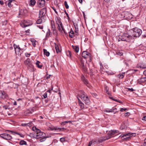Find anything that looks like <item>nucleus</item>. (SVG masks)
Returning a JSON list of instances; mask_svg holds the SVG:
<instances>
[{
  "label": "nucleus",
  "mask_w": 146,
  "mask_h": 146,
  "mask_svg": "<svg viewBox=\"0 0 146 146\" xmlns=\"http://www.w3.org/2000/svg\"><path fill=\"white\" fill-rule=\"evenodd\" d=\"M33 121H31L28 123L31 127L32 126V125H33Z\"/></svg>",
  "instance_id": "46"
},
{
  "label": "nucleus",
  "mask_w": 146,
  "mask_h": 146,
  "mask_svg": "<svg viewBox=\"0 0 146 146\" xmlns=\"http://www.w3.org/2000/svg\"><path fill=\"white\" fill-rule=\"evenodd\" d=\"M51 24L52 29L53 31H54L55 30V26L54 24V21H51Z\"/></svg>",
  "instance_id": "26"
},
{
  "label": "nucleus",
  "mask_w": 146,
  "mask_h": 146,
  "mask_svg": "<svg viewBox=\"0 0 146 146\" xmlns=\"http://www.w3.org/2000/svg\"><path fill=\"white\" fill-rule=\"evenodd\" d=\"M116 109L117 108H113L111 109H108L105 110L104 111L106 112H113L114 110Z\"/></svg>",
  "instance_id": "21"
},
{
  "label": "nucleus",
  "mask_w": 146,
  "mask_h": 146,
  "mask_svg": "<svg viewBox=\"0 0 146 146\" xmlns=\"http://www.w3.org/2000/svg\"><path fill=\"white\" fill-rule=\"evenodd\" d=\"M0 136L2 138L6 140H10L12 138V137L10 135L6 133L1 134Z\"/></svg>",
  "instance_id": "10"
},
{
  "label": "nucleus",
  "mask_w": 146,
  "mask_h": 146,
  "mask_svg": "<svg viewBox=\"0 0 146 146\" xmlns=\"http://www.w3.org/2000/svg\"><path fill=\"white\" fill-rule=\"evenodd\" d=\"M36 3V1L35 0H30L29 5L31 6H33Z\"/></svg>",
  "instance_id": "25"
},
{
  "label": "nucleus",
  "mask_w": 146,
  "mask_h": 146,
  "mask_svg": "<svg viewBox=\"0 0 146 146\" xmlns=\"http://www.w3.org/2000/svg\"><path fill=\"white\" fill-rule=\"evenodd\" d=\"M30 31V30L29 29H28L25 31V32L26 33H29Z\"/></svg>",
  "instance_id": "58"
},
{
  "label": "nucleus",
  "mask_w": 146,
  "mask_h": 146,
  "mask_svg": "<svg viewBox=\"0 0 146 146\" xmlns=\"http://www.w3.org/2000/svg\"><path fill=\"white\" fill-rule=\"evenodd\" d=\"M96 141H92L90 142L88 146H91L92 145H94L95 144Z\"/></svg>",
  "instance_id": "34"
},
{
  "label": "nucleus",
  "mask_w": 146,
  "mask_h": 146,
  "mask_svg": "<svg viewBox=\"0 0 146 146\" xmlns=\"http://www.w3.org/2000/svg\"><path fill=\"white\" fill-rule=\"evenodd\" d=\"M51 8L52 9L54 10L55 13L57 14H58V13L57 11H56L55 9L53 7H52Z\"/></svg>",
  "instance_id": "50"
},
{
  "label": "nucleus",
  "mask_w": 146,
  "mask_h": 146,
  "mask_svg": "<svg viewBox=\"0 0 146 146\" xmlns=\"http://www.w3.org/2000/svg\"><path fill=\"white\" fill-rule=\"evenodd\" d=\"M77 98L78 100L79 104L81 108L82 109H83L84 107V104L82 102L78 97H77Z\"/></svg>",
  "instance_id": "18"
},
{
  "label": "nucleus",
  "mask_w": 146,
  "mask_h": 146,
  "mask_svg": "<svg viewBox=\"0 0 146 146\" xmlns=\"http://www.w3.org/2000/svg\"><path fill=\"white\" fill-rule=\"evenodd\" d=\"M64 123H65V124L66 123H70V122H71V121H64Z\"/></svg>",
  "instance_id": "61"
},
{
  "label": "nucleus",
  "mask_w": 146,
  "mask_h": 146,
  "mask_svg": "<svg viewBox=\"0 0 146 146\" xmlns=\"http://www.w3.org/2000/svg\"><path fill=\"white\" fill-rule=\"evenodd\" d=\"M27 12L26 9H20L19 11V15L18 17H21V16L24 15Z\"/></svg>",
  "instance_id": "12"
},
{
  "label": "nucleus",
  "mask_w": 146,
  "mask_h": 146,
  "mask_svg": "<svg viewBox=\"0 0 146 146\" xmlns=\"http://www.w3.org/2000/svg\"><path fill=\"white\" fill-rule=\"evenodd\" d=\"M65 13H66V16H67V17H68V19H69L70 18H69V16H68V14L66 12H65Z\"/></svg>",
  "instance_id": "62"
},
{
  "label": "nucleus",
  "mask_w": 146,
  "mask_h": 146,
  "mask_svg": "<svg viewBox=\"0 0 146 146\" xmlns=\"http://www.w3.org/2000/svg\"><path fill=\"white\" fill-rule=\"evenodd\" d=\"M82 56L84 58H89L88 61L90 62L91 61V54L86 51H84L82 53Z\"/></svg>",
  "instance_id": "8"
},
{
  "label": "nucleus",
  "mask_w": 146,
  "mask_h": 146,
  "mask_svg": "<svg viewBox=\"0 0 146 146\" xmlns=\"http://www.w3.org/2000/svg\"><path fill=\"white\" fill-rule=\"evenodd\" d=\"M64 5L65 6V7H66V9H68L69 8V6L68 5L66 1H64Z\"/></svg>",
  "instance_id": "37"
},
{
  "label": "nucleus",
  "mask_w": 146,
  "mask_h": 146,
  "mask_svg": "<svg viewBox=\"0 0 146 146\" xmlns=\"http://www.w3.org/2000/svg\"><path fill=\"white\" fill-rule=\"evenodd\" d=\"M118 55L120 56H122L123 55V53L122 52H119L117 53Z\"/></svg>",
  "instance_id": "48"
},
{
  "label": "nucleus",
  "mask_w": 146,
  "mask_h": 146,
  "mask_svg": "<svg viewBox=\"0 0 146 146\" xmlns=\"http://www.w3.org/2000/svg\"><path fill=\"white\" fill-rule=\"evenodd\" d=\"M45 3V0H38L37 2L38 6L39 7H42L44 6Z\"/></svg>",
  "instance_id": "13"
},
{
  "label": "nucleus",
  "mask_w": 146,
  "mask_h": 146,
  "mask_svg": "<svg viewBox=\"0 0 146 146\" xmlns=\"http://www.w3.org/2000/svg\"><path fill=\"white\" fill-rule=\"evenodd\" d=\"M55 49L56 50V52L57 53H58L60 52V49H59V47L60 46V45H58L56 44V43H55Z\"/></svg>",
  "instance_id": "19"
},
{
  "label": "nucleus",
  "mask_w": 146,
  "mask_h": 146,
  "mask_svg": "<svg viewBox=\"0 0 146 146\" xmlns=\"http://www.w3.org/2000/svg\"><path fill=\"white\" fill-rule=\"evenodd\" d=\"M72 48L76 52H78L79 48L78 46H72Z\"/></svg>",
  "instance_id": "28"
},
{
  "label": "nucleus",
  "mask_w": 146,
  "mask_h": 146,
  "mask_svg": "<svg viewBox=\"0 0 146 146\" xmlns=\"http://www.w3.org/2000/svg\"><path fill=\"white\" fill-rule=\"evenodd\" d=\"M108 139V137H101L98 140V142L100 143Z\"/></svg>",
  "instance_id": "17"
},
{
  "label": "nucleus",
  "mask_w": 146,
  "mask_h": 146,
  "mask_svg": "<svg viewBox=\"0 0 146 146\" xmlns=\"http://www.w3.org/2000/svg\"><path fill=\"white\" fill-rule=\"evenodd\" d=\"M11 2H9H9L8 3V6L9 7H11Z\"/></svg>",
  "instance_id": "54"
},
{
  "label": "nucleus",
  "mask_w": 146,
  "mask_h": 146,
  "mask_svg": "<svg viewBox=\"0 0 146 146\" xmlns=\"http://www.w3.org/2000/svg\"><path fill=\"white\" fill-rule=\"evenodd\" d=\"M127 89L129 90L131 92H133L134 91V89L133 88H127Z\"/></svg>",
  "instance_id": "51"
},
{
  "label": "nucleus",
  "mask_w": 146,
  "mask_h": 146,
  "mask_svg": "<svg viewBox=\"0 0 146 146\" xmlns=\"http://www.w3.org/2000/svg\"><path fill=\"white\" fill-rule=\"evenodd\" d=\"M52 35V33L50 32V30L49 29H48V31L47 32L46 34V37H49L50 36V35Z\"/></svg>",
  "instance_id": "31"
},
{
  "label": "nucleus",
  "mask_w": 146,
  "mask_h": 146,
  "mask_svg": "<svg viewBox=\"0 0 146 146\" xmlns=\"http://www.w3.org/2000/svg\"><path fill=\"white\" fill-rule=\"evenodd\" d=\"M46 138H47L46 137H42V138H41L40 139L39 141L40 142H43L46 140Z\"/></svg>",
  "instance_id": "36"
},
{
  "label": "nucleus",
  "mask_w": 146,
  "mask_h": 146,
  "mask_svg": "<svg viewBox=\"0 0 146 146\" xmlns=\"http://www.w3.org/2000/svg\"><path fill=\"white\" fill-rule=\"evenodd\" d=\"M125 74V73H122V74H119L118 75V76L119 77V78H121V79H123L124 77V75Z\"/></svg>",
  "instance_id": "33"
},
{
  "label": "nucleus",
  "mask_w": 146,
  "mask_h": 146,
  "mask_svg": "<svg viewBox=\"0 0 146 146\" xmlns=\"http://www.w3.org/2000/svg\"><path fill=\"white\" fill-rule=\"evenodd\" d=\"M81 80L84 82V83L88 87V86L87 85L88 84V81L83 75H82L81 76Z\"/></svg>",
  "instance_id": "15"
},
{
  "label": "nucleus",
  "mask_w": 146,
  "mask_h": 146,
  "mask_svg": "<svg viewBox=\"0 0 146 146\" xmlns=\"http://www.w3.org/2000/svg\"><path fill=\"white\" fill-rule=\"evenodd\" d=\"M66 55L67 56H68L70 57L71 56V52L69 51H68L66 53Z\"/></svg>",
  "instance_id": "38"
},
{
  "label": "nucleus",
  "mask_w": 146,
  "mask_h": 146,
  "mask_svg": "<svg viewBox=\"0 0 146 146\" xmlns=\"http://www.w3.org/2000/svg\"><path fill=\"white\" fill-rule=\"evenodd\" d=\"M46 12V9L45 8H44L40 10L39 12V15L41 17H42L45 15Z\"/></svg>",
  "instance_id": "11"
},
{
  "label": "nucleus",
  "mask_w": 146,
  "mask_h": 146,
  "mask_svg": "<svg viewBox=\"0 0 146 146\" xmlns=\"http://www.w3.org/2000/svg\"><path fill=\"white\" fill-rule=\"evenodd\" d=\"M42 22V19H38L37 21V23L38 24H40Z\"/></svg>",
  "instance_id": "39"
},
{
  "label": "nucleus",
  "mask_w": 146,
  "mask_h": 146,
  "mask_svg": "<svg viewBox=\"0 0 146 146\" xmlns=\"http://www.w3.org/2000/svg\"><path fill=\"white\" fill-rule=\"evenodd\" d=\"M120 133L118 130H111L108 132V135L109 136L108 137V139H110L111 137H113L114 135H117Z\"/></svg>",
  "instance_id": "6"
},
{
  "label": "nucleus",
  "mask_w": 146,
  "mask_h": 146,
  "mask_svg": "<svg viewBox=\"0 0 146 146\" xmlns=\"http://www.w3.org/2000/svg\"><path fill=\"white\" fill-rule=\"evenodd\" d=\"M121 41L129 42L130 40L132 39V36L131 35H130L126 33H123L121 36Z\"/></svg>",
  "instance_id": "5"
},
{
  "label": "nucleus",
  "mask_w": 146,
  "mask_h": 146,
  "mask_svg": "<svg viewBox=\"0 0 146 146\" xmlns=\"http://www.w3.org/2000/svg\"><path fill=\"white\" fill-rule=\"evenodd\" d=\"M108 87L107 86H106L105 87V90L106 91V92L107 94H109V92L108 91Z\"/></svg>",
  "instance_id": "42"
},
{
  "label": "nucleus",
  "mask_w": 146,
  "mask_h": 146,
  "mask_svg": "<svg viewBox=\"0 0 146 146\" xmlns=\"http://www.w3.org/2000/svg\"><path fill=\"white\" fill-rule=\"evenodd\" d=\"M114 100L115 101L117 102H119V103H121V101H120L119 100H117V99H115V100Z\"/></svg>",
  "instance_id": "60"
},
{
  "label": "nucleus",
  "mask_w": 146,
  "mask_h": 146,
  "mask_svg": "<svg viewBox=\"0 0 146 146\" xmlns=\"http://www.w3.org/2000/svg\"><path fill=\"white\" fill-rule=\"evenodd\" d=\"M100 70L102 72L105 71V70H104V68H103L102 66H101V65L100 66Z\"/></svg>",
  "instance_id": "44"
},
{
  "label": "nucleus",
  "mask_w": 146,
  "mask_h": 146,
  "mask_svg": "<svg viewBox=\"0 0 146 146\" xmlns=\"http://www.w3.org/2000/svg\"><path fill=\"white\" fill-rule=\"evenodd\" d=\"M21 125L22 126H27L26 123H22L21 124Z\"/></svg>",
  "instance_id": "55"
},
{
  "label": "nucleus",
  "mask_w": 146,
  "mask_h": 146,
  "mask_svg": "<svg viewBox=\"0 0 146 146\" xmlns=\"http://www.w3.org/2000/svg\"><path fill=\"white\" fill-rule=\"evenodd\" d=\"M142 119L143 120L146 121V116H143Z\"/></svg>",
  "instance_id": "56"
},
{
  "label": "nucleus",
  "mask_w": 146,
  "mask_h": 146,
  "mask_svg": "<svg viewBox=\"0 0 146 146\" xmlns=\"http://www.w3.org/2000/svg\"><path fill=\"white\" fill-rule=\"evenodd\" d=\"M80 66L83 71L85 72H87V69L86 68V66L82 60H81Z\"/></svg>",
  "instance_id": "14"
},
{
  "label": "nucleus",
  "mask_w": 146,
  "mask_h": 146,
  "mask_svg": "<svg viewBox=\"0 0 146 146\" xmlns=\"http://www.w3.org/2000/svg\"><path fill=\"white\" fill-rule=\"evenodd\" d=\"M32 129L33 131L36 132L35 137L37 139L45 137V133L41 131L40 130L37 129L36 127H33Z\"/></svg>",
  "instance_id": "3"
},
{
  "label": "nucleus",
  "mask_w": 146,
  "mask_h": 146,
  "mask_svg": "<svg viewBox=\"0 0 146 146\" xmlns=\"http://www.w3.org/2000/svg\"><path fill=\"white\" fill-rule=\"evenodd\" d=\"M37 27L39 28L40 29H42L43 28V27L42 26H40V25H38L37 26Z\"/></svg>",
  "instance_id": "52"
},
{
  "label": "nucleus",
  "mask_w": 146,
  "mask_h": 146,
  "mask_svg": "<svg viewBox=\"0 0 146 146\" xmlns=\"http://www.w3.org/2000/svg\"><path fill=\"white\" fill-rule=\"evenodd\" d=\"M60 141L61 142H63L65 141V139L64 138H61L60 139Z\"/></svg>",
  "instance_id": "45"
},
{
  "label": "nucleus",
  "mask_w": 146,
  "mask_h": 146,
  "mask_svg": "<svg viewBox=\"0 0 146 146\" xmlns=\"http://www.w3.org/2000/svg\"><path fill=\"white\" fill-rule=\"evenodd\" d=\"M19 144L21 145H26L27 142L23 140H22L20 141Z\"/></svg>",
  "instance_id": "30"
},
{
  "label": "nucleus",
  "mask_w": 146,
  "mask_h": 146,
  "mask_svg": "<svg viewBox=\"0 0 146 146\" xmlns=\"http://www.w3.org/2000/svg\"><path fill=\"white\" fill-rule=\"evenodd\" d=\"M26 21H24L23 22V23L21 24V25L22 27H27L30 26V24H26Z\"/></svg>",
  "instance_id": "23"
},
{
  "label": "nucleus",
  "mask_w": 146,
  "mask_h": 146,
  "mask_svg": "<svg viewBox=\"0 0 146 146\" xmlns=\"http://www.w3.org/2000/svg\"><path fill=\"white\" fill-rule=\"evenodd\" d=\"M4 4V2L0 0V4L3 5Z\"/></svg>",
  "instance_id": "59"
},
{
  "label": "nucleus",
  "mask_w": 146,
  "mask_h": 146,
  "mask_svg": "<svg viewBox=\"0 0 146 146\" xmlns=\"http://www.w3.org/2000/svg\"><path fill=\"white\" fill-rule=\"evenodd\" d=\"M43 97L44 98H46L47 97V94L46 93H45L43 94Z\"/></svg>",
  "instance_id": "43"
},
{
  "label": "nucleus",
  "mask_w": 146,
  "mask_h": 146,
  "mask_svg": "<svg viewBox=\"0 0 146 146\" xmlns=\"http://www.w3.org/2000/svg\"><path fill=\"white\" fill-rule=\"evenodd\" d=\"M24 63L27 66L28 68L31 70L33 68V65H32L31 61L29 58H27V59L24 61Z\"/></svg>",
  "instance_id": "7"
},
{
  "label": "nucleus",
  "mask_w": 146,
  "mask_h": 146,
  "mask_svg": "<svg viewBox=\"0 0 146 146\" xmlns=\"http://www.w3.org/2000/svg\"><path fill=\"white\" fill-rule=\"evenodd\" d=\"M82 13H83V16H84V19H85L86 17H85V13H84V11H82Z\"/></svg>",
  "instance_id": "57"
},
{
  "label": "nucleus",
  "mask_w": 146,
  "mask_h": 146,
  "mask_svg": "<svg viewBox=\"0 0 146 146\" xmlns=\"http://www.w3.org/2000/svg\"><path fill=\"white\" fill-rule=\"evenodd\" d=\"M32 113V111L30 110H27L24 112V114L26 116L29 115Z\"/></svg>",
  "instance_id": "22"
},
{
  "label": "nucleus",
  "mask_w": 146,
  "mask_h": 146,
  "mask_svg": "<svg viewBox=\"0 0 146 146\" xmlns=\"http://www.w3.org/2000/svg\"><path fill=\"white\" fill-rule=\"evenodd\" d=\"M55 21L56 24L58 25L57 28L59 31L61 32L63 31L65 35L67 33L65 32V30L60 21V18L59 17H56L55 18Z\"/></svg>",
  "instance_id": "2"
},
{
  "label": "nucleus",
  "mask_w": 146,
  "mask_h": 146,
  "mask_svg": "<svg viewBox=\"0 0 146 146\" xmlns=\"http://www.w3.org/2000/svg\"><path fill=\"white\" fill-rule=\"evenodd\" d=\"M14 47L15 49V50H17L16 49L17 48H20L19 45H16L14 44Z\"/></svg>",
  "instance_id": "41"
},
{
  "label": "nucleus",
  "mask_w": 146,
  "mask_h": 146,
  "mask_svg": "<svg viewBox=\"0 0 146 146\" xmlns=\"http://www.w3.org/2000/svg\"><path fill=\"white\" fill-rule=\"evenodd\" d=\"M79 96L85 103L88 104L90 102V99L86 94L83 91H80L78 93Z\"/></svg>",
  "instance_id": "1"
},
{
  "label": "nucleus",
  "mask_w": 146,
  "mask_h": 146,
  "mask_svg": "<svg viewBox=\"0 0 146 146\" xmlns=\"http://www.w3.org/2000/svg\"><path fill=\"white\" fill-rule=\"evenodd\" d=\"M146 81V77L141 78L140 79V81L141 82H144Z\"/></svg>",
  "instance_id": "40"
},
{
  "label": "nucleus",
  "mask_w": 146,
  "mask_h": 146,
  "mask_svg": "<svg viewBox=\"0 0 146 146\" xmlns=\"http://www.w3.org/2000/svg\"><path fill=\"white\" fill-rule=\"evenodd\" d=\"M40 62L38 61H37L36 62V65L39 68H41L42 67V65H39V63H40Z\"/></svg>",
  "instance_id": "32"
},
{
  "label": "nucleus",
  "mask_w": 146,
  "mask_h": 146,
  "mask_svg": "<svg viewBox=\"0 0 146 146\" xmlns=\"http://www.w3.org/2000/svg\"><path fill=\"white\" fill-rule=\"evenodd\" d=\"M31 42H32V44L33 46L34 47H35L36 45V41L35 40H31Z\"/></svg>",
  "instance_id": "35"
},
{
  "label": "nucleus",
  "mask_w": 146,
  "mask_h": 146,
  "mask_svg": "<svg viewBox=\"0 0 146 146\" xmlns=\"http://www.w3.org/2000/svg\"><path fill=\"white\" fill-rule=\"evenodd\" d=\"M25 56L27 57H29L30 56V55L31 54H29L28 53H25Z\"/></svg>",
  "instance_id": "47"
},
{
  "label": "nucleus",
  "mask_w": 146,
  "mask_h": 146,
  "mask_svg": "<svg viewBox=\"0 0 146 146\" xmlns=\"http://www.w3.org/2000/svg\"><path fill=\"white\" fill-rule=\"evenodd\" d=\"M143 146H146V138L144 140V143L143 144Z\"/></svg>",
  "instance_id": "53"
},
{
  "label": "nucleus",
  "mask_w": 146,
  "mask_h": 146,
  "mask_svg": "<svg viewBox=\"0 0 146 146\" xmlns=\"http://www.w3.org/2000/svg\"><path fill=\"white\" fill-rule=\"evenodd\" d=\"M17 50H15V53L17 54H21V52H20V51L21 50V49L20 48H17Z\"/></svg>",
  "instance_id": "27"
},
{
  "label": "nucleus",
  "mask_w": 146,
  "mask_h": 146,
  "mask_svg": "<svg viewBox=\"0 0 146 146\" xmlns=\"http://www.w3.org/2000/svg\"><path fill=\"white\" fill-rule=\"evenodd\" d=\"M49 128L52 131L54 130H62V129H65L64 128L61 129V128H59L57 127H54V126H52V127H49Z\"/></svg>",
  "instance_id": "16"
},
{
  "label": "nucleus",
  "mask_w": 146,
  "mask_h": 146,
  "mask_svg": "<svg viewBox=\"0 0 146 146\" xmlns=\"http://www.w3.org/2000/svg\"><path fill=\"white\" fill-rule=\"evenodd\" d=\"M75 28V33H76V35H77L78 34V26L77 25H76V26L74 25Z\"/></svg>",
  "instance_id": "29"
},
{
  "label": "nucleus",
  "mask_w": 146,
  "mask_h": 146,
  "mask_svg": "<svg viewBox=\"0 0 146 146\" xmlns=\"http://www.w3.org/2000/svg\"><path fill=\"white\" fill-rule=\"evenodd\" d=\"M127 109L126 108H121L120 109V111H125Z\"/></svg>",
  "instance_id": "49"
},
{
  "label": "nucleus",
  "mask_w": 146,
  "mask_h": 146,
  "mask_svg": "<svg viewBox=\"0 0 146 146\" xmlns=\"http://www.w3.org/2000/svg\"><path fill=\"white\" fill-rule=\"evenodd\" d=\"M43 51L44 55L48 57L49 56L50 53L49 52L47 51L46 49H43Z\"/></svg>",
  "instance_id": "24"
},
{
  "label": "nucleus",
  "mask_w": 146,
  "mask_h": 146,
  "mask_svg": "<svg viewBox=\"0 0 146 146\" xmlns=\"http://www.w3.org/2000/svg\"><path fill=\"white\" fill-rule=\"evenodd\" d=\"M142 31L140 29L137 28H135L133 29V32H132V38L133 37H139L141 35L142 33Z\"/></svg>",
  "instance_id": "4"
},
{
  "label": "nucleus",
  "mask_w": 146,
  "mask_h": 146,
  "mask_svg": "<svg viewBox=\"0 0 146 146\" xmlns=\"http://www.w3.org/2000/svg\"><path fill=\"white\" fill-rule=\"evenodd\" d=\"M129 114V113L128 112H127L125 114V116H126L127 115H128V114Z\"/></svg>",
  "instance_id": "64"
},
{
  "label": "nucleus",
  "mask_w": 146,
  "mask_h": 146,
  "mask_svg": "<svg viewBox=\"0 0 146 146\" xmlns=\"http://www.w3.org/2000/svg\"><path fill=\"white\" fill-rule=\"evenodd\" d=\"M136 135L135 133H128L121 135L120 137L121 138H124V139L129 138L132 136H135Z\"/></svg>",
  "instance_id": "9"
},
{
  "label": "nucleus",
  "mask_w": 146,
  "mask_h": 146,
  "mask_svg": "<svg viewBox=\"0 0 146 146\" xmlns=\"http://www.w3.org/2000/svg\"><path fill=\"white\" fill-rule=\"evenodd\" d=\"M143 74L146 76V70H145L143 72Z\"/></svg>",
  "instance_id": "63"
},
{
  "label": "nucleus",
  "mask_w": 146,
  "mask_h": 146,
  "mask_svg": "<svg viewBox=\"0 0 146 146\" xmlns=\"http://www.w3.org/2000/svg\"><path fill=\"white\" fill-rule=\"evenodd\" d=\"M69 34V35L70 37L73 38L74 37V33L72 29H70Z\"/></svg>",
  "instance_id": "20"
}]
</instances>
